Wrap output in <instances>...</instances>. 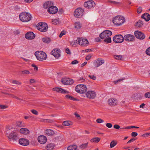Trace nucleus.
<instances>
[{
	"label": "nucleus",
	"instance_id": "nucleus-1",
	"mask_svg": "<svg viewBox=\"0 0 150 150\" xmlns=\"http://www.w3.org/2000/svg\"><path fill=\"white\" fill-rule=\"evenodd\" d=\"M31 15L26 12L21 13L19 15V18L22 22H26L30 21L32 18Z\"/></svg>",
	"mask_w": 150,
	"mask_h": 150
},
{
	"label": "nucleus",
	"instance_id": "nucleus-2",
	"mask_svg": "<svg viewBox=\"0 0 150 150\" xmlns=\"http://www.w3.org/2000/svg\"><path fill=\"white\" fill-rule=\"evenodd\" d=\"M35 55L37 59L40 61L45 60L47 58L46 53L42 51H37L35 52Z\"/></svg>",
	"mask_w": 150,
	"mask_h": 150
},
{
	"label": "nucleus",
	"instance_id": "nucleus-3",
	"mask_svg": "<svg viewBox=\"0 0 150 150\" xmlns=\"http://www.w3.org/2000/svg\"><path fill=\"white\" fill-rule=\"evenodd\" d=\"M36 27L38 30L41 32H45L47 31L48 25L45 23L41 22L38 24Z\"/></svg>",
	"mask_w": 150,
	"mask_h": 150
},
{
	"label": "nucleus",
	"instance_id": "nucleus-4",
	"mask_svg": "<svg viewBox=\"0 0 150 150\" xmlns=\"http://www.w3.org/2000/svg\"><path fill=\"white\" fill-rule=\"evenodd\" d=\"M112 21L115 25H120L124 22L125 19L122 16H117L113 19Z\"/></svg>",
	"mask_w": 150,
	"mask_h": 150
},
{
	"label": "nucleus",
	"instance_id": "nucleus-5",
	"mask_svg": "<svg viewBox=\"0 0 150 150\" xmlns=\"http://www.w3.org/2000/svg\"><path fill=\"white\" fill-rule=\"evenodd\" d=\"M75 90L78 93H83L87 91V88L85 85L81 84L77 85L75 87Z\"/></svg>",
	"mask_w": 150,
	"mask_h": 150
},
{
	"label": "nucleus",
	"instance_id": "nucleus-6",
	"mask_svg": "<svg viewBox=\"0 0 150 150\" xmlns=\"http://www.w3.org/2000/svg\"><path fill=\"white\" fill-rule=\"evenodd\" d=\"M9 139L13 141H16L18 139V135L17 132H13L10 133L7 136Z\"/></svg>",
	"mask_w": 150,
	"mask_h": 150
},
{
	"label": "nucleus",
	"instance_id": "nucleus-7",
	"mask_svg": "<svg viewBox=\"0 0 150 150\" xmlns=\"http://www.w3.org/2000/svg\"><path fill=\"white\" fill-rule=\"evenodd\" d=\"M79 44L81 46H86L88 44V41L86 39L83 38L78 37L76 40Z\"/></svg>",
	"mask_w": 150,
	"mask_h": 150
},
{
	"label": "nucleus",
	"instance_id": "nucleus-8",
	"mask_svg": "<svg viewBox=\"0 0 150 150\" xmlns=\"http://www.w3.org/2000/svg\"><path fill=\"white\" fill-rule=\"evenodd\" d=\"M84 12V10L83 8H78L75 10L74 14L76 17L80 18L83 16Z\"/></svg>",
	"mask_w": 150,
	"mask_h": 150
},
{
	"label": "nucleus",
	"instance_id": "nucleus-9",
	"mask_svg": "<svg viewBox=\"0 0 150 150\" xmlns=\"http://www.w3.org/2000/svg\"><path fill=\"white\" fill-rule=\"evenodd\" d=\"M113 40L116 43H121L124 40V38L122 35H117L113 37Z\"/></svg>",
	"mask_w": 150,
	"mask_h": 150
},
{
	"label": "nucleus",
	"instance_id": "nucleus-10",
	"mask_svg": "<svg viewBox=\"0 0 150 150\" xmlns=\"http://www.w3.org/2000/svg\"><path fill=\"white\" fill-rule=\"evenodd\" d=\"M112 32L108 30H106L101 33L99 35L101 39H104L109 37L112 35Z\"/></svg>",
	"mask_w": 150,
	"mask_h": 150
},
{
	"label": "nucleus",
	"instance_id": "nucleus-11",
	"mask_svg": "<svg viewBox=\"0 0 150 150\" xmlns=\"http://www.w3.org/2000/svg\"><path fill=\"white\" fill-rule=\"evenodd\" d=\"M84 6L87 8H91L95 6V2L93 0L88 1L85 2Z\"/></svg>",
	"mask_w": 150,
	"mask_h": 150
},
{
	"label": "nucleus",
	"instance_id": "nucleus-12",
	"mask_svg": "<svg viewBox=\"0 0 150 150\" xmlns=\"http://www.w3.org/2000/svg\"><path fill=\"white\" fill-rule=\"evenodd\" d=\"M124 40L128 42H133L134 40L135 37L132 34H127L125 35L123 37Z\"/></svg>",
	"mask_w": 150,
	"mask_h": 150
},
{
	"label": "nucleus",
	"instance_id": "nucleus-13",
	"mask_svg": "<svg viewBox=\"0 0 150 150\" xmlns=\"http://www.w3.org/2000/svg\"><path fill=\"white\" fill-rule=\"evenodd\" d=\"M74 81L72 79L69 78H65L62 79V83L66 85H71L74 83Z\"/></svg>",
	"mask_w": 150,
	"mask_h": 150
},
{
	"label": "nucleus",
	"instance_id": "nucleus-14",
	"mask_svg": "<svg viewBox=\"0 0 150 150\" xmlns=\"http://www.w3.org/2000/svg\"><path fill=\"white\" fill-rule=\"evenodd\" d=\"M134 35L137 38L140 40H143L145 37L143 33L139 30L135 31Z\"/></svg>",
	"mask_w": 150,
	"mask_h": 150
},
{
	"label": "nucleus",
	"instance_id": "nucleus-15",
	"mask_svg": "<svg viewBox=\"0 0 150 150\" xmlns=\"http://www.w3.org/2000/svg\"><path fill=\"white\" fill-rule=\"evenodd\" d=\"M86 96L88 98L93 99L96 97V93L94 91H88L86 93Z\"/></svg>",
	"mask_w": 150,
	"mask_h": 150
},
{
	"label": "nucleus",
	"instance_id": "nucleus-16",
	"mask_svg": "<svg viewBox=\"0 0 150 150\" xmlns=\"http://www.w3.org/2000/svg\"><path fill=\"white\" fill-rule=\"evenodd\" d=\"M108 103L109 105L114 106L117 105L118 101L115 98H111L108 100Z\"/></svg>",
	"mask_w": 150,
	"mask_h": 150
},
{
	"label": "nucleus",
	"instance_id": "nucleus-17",
	"mask_svg": "<svg viewBox=\"0 0 150 150\" xmlns=\"http://www.w3.org/2000/svg\"><path fill=\"white\" fill-rule=\"evenodd\" d=\"M51 54L56 58H58L60 56V52L59 50L54 49L52 51Z\"/></svg>",
	"mask_w": 150,
	"mask_h": 150
},
{
	"label": "nucleus",
	"instance_id": "nucleus-18",
	"mask_svg": "<svg viewBox=\"0 0 150 150\" xmlns=\"http://www.w3.org/2000/svg\"><path fill=\"white\" fill-rule=\"evenodd\" d=\"M58 11V8L56 6H53L49 8L47 10V11L50 14H54L56 13Z\"/></svg>",
	"mask_w": 150,
	"mask_h": 150
},
{
	"label": "nucleus",
	"instance_id": "nucleus-19",
	"mask_svg": "<svg viewBox=\"0 0 150 150\" xmlns=\"http://www.w3.org/2000/svg\"><path fill=\"white\" fill-rule=\"evenodd\" d=\"M35 36V35L32 32H28L25 35V38L28 40H32L34 39Z\"/></svg>",
	"mask_w": 150,
	"mask_h": 150
},
{
	"label": "nucleus",
	"instance_id": "nucleus-20",
	"mask_svg": "<svg viewBox=\"0 0 150 150\" xmlns=\"http://www.w3.org/2000/svg\"><path fill=\"white\" fill-rule=\"evenodd\" d=\"M38 141L40 144H44L46 142L47 139L46 137L43 135H41L38 137Z\"/></svg>",
	"mask_w": 150,
	"mask_h": 150
},
{
	"label": "nucleus",
	"instance_id": "nucleus-21",
	"mask_svg": "<svg viewBox=\"0 0 150 150\" xmlns=\"http://www.w3.org/2000/svg\"><path fill=\"white\" fill-rule=\"evenodd\" d=\"M19 142L21 145L23 146H27L29 143L28 140L24 138H21L19 139Z\"/></svg>",
	"mask_w": 150,
	"mask_h": 150
},
{
	"label": "nucleus",
	"instance_id": "nucleus-22",
	"mask_svg": "<svg viewBox=\"0 0 150 150\" xmlns=\"http://www.w3.org/2000/svg\"><path fill=\"white\" fill-rule=\"evenodd\" d=\"M53 90L54 91L62 93H69L68 91L59 88H53Z\"/></svg>",
	"mask_w": 150,
	"mask_h": 150
},
{
	"label": "nucleus",
	"instance_id": "nucleus-23",
	"mask_svg": "<svg viewBox=\"0 0 150 150\" xmlns=\"http://www.w3.org/2000/svg\"><path fill=\"white\" fill-rule=\"evenodd\" d=\"M104 62V60H103L98 59L94 63V66L95 67H98L102 64H103Z\"/></svg>",
	"mask_w": 150,
	"mask_h": 150
},
{
	"label": "nucleus",
	"instance_id": "nucleus-24",
	"mask_svg": "<svg viewBox=\"0 0 150 150\" xmlns=\"http://www.w3.org/2000/svg\"><path fill=\"white\" fill-rule=\"evenodd\" d=\"M53 6V3L52 1H48L45 3L43 5V7L45 9L49 8L50 7Z\"/></svg>",
	"mask_w": 150,
	"mask_h": 150
},
{
	"label": "nucleus",
	"instance_id": "nucleus-25",
	"mask_svg": "<svg viewBox=\"0 0 150 150\" xmlns=\"http://www.w3.org/2000/svg\"><path fill=\"white\" fill-rule=\"evenodd\" d=\"M20 132L22 134L26 135L29 133L30 131L26 128H23L20 129Z\"/></svg>",
	"mask_w": 150,
	"mask_h": 150
},
{
	"label": "nucleus",
	"instance_id": "nucleus-26",
	"mask_svg": "<svg viewBox=\"0 0 150 150\" xmlns=\"http://www.w3.org/2000/svg\"><path fill=\"white\" fill-rule=\"evenodd\" d=\"M55 146V144L54 143L48 144L46 147V149L47 150H52Z\"/></svg>",
	"mask_w": 150,
	"mask_h": 150
},
{
	"label": "nucleus",
	"instance_id": "nucleus-27",
	"mask_svg": "<svg viewBox=\"0 0 150 150\" xmlns=\"http://www.w3.org/2000/svg\"><path fill=\"white\" fill-rule=\"evenodd\" d=\"M142 18L146 21H148L150 20V15L148 13H145L142 15Z\"/></svg>",
	"mask_w": 150,
	"mask_h": 150
},
{
	"label": "nucleus",
	"instance_id": "nucleus-28",
	"mask_svg": "<svg viewBox=\"0 0 150 150\" xmlns=\"http://www.w3.org/2000/svg\"><path fill=\"white\" fill-rule=\"evenodd\" d=\"M132 96V98L139 99H141L142 97L141 94L138 93H134Z\"/></svg>",
	"mask_w": 150,
	"mask_h": 150
},
{
	"label": "nucleus",
	"instance_id": "nucleus-29",
	"mask_svg": "<svg viewBox=\"0 0 150 150\" xmlns=\"http://www.w3.org/2000/svg\"><path fill=\"white\" fill-rule=\"evenodd\" d=\"M46 135L52 136L54 135L55 133L52 130L50 129H47L45 131Z\"/></svg>",
	"mask_w": 150,
	"mask_h": 150
},
{
	"label": "nucleus",
	"instance_id": "nucleus-30",
	"mask_svg": "<svg viewBox=\"0 0 150 150\" xmlns=\"http://www.w3.org/2000/svg\"><path fill=\"white\" fill-rule=\"evenodd\" d=\"M88 144V142L82 144L79 146V148L81 150H83L87 148Z\"/></svg>",
	"mask_w": 150,
	"mask_h": 150
},
{
	"label": "nucleus",
	"instance_id": "nucleus-31",
	"mask_svg": "<svg viewBox=\"0 0 150 150\" xmlns=\"http://www.w3.org/2000/svg\"><path fill=\"white\" fill-rule=\"evenodd\" d=\"M42 40L44 43H49L50 42L51 40L49 38L45 37L42 39Z\"/></svg>",
	"mask_w": 150,
	"mask_h": 150
},
{
	"label": "nucleus",
	"instance_id": "nucleus-32",
	"mask_svg": "<svg viewBox=\"0 0 150 150\" xmlns=\"http://www.w3.org/2000/svg\"><path fill=\"white\" fill-rule=\"evenodd\" d=\"M77 146L76 145H72L69 146L67 148V150H76Z\"/></svg>",
	"mask_w": 150,
	"mask_h": 150
},
{
	"label": "nucleus",
	"instance_id": "nucleus-33",
	"mask_svg": "<svg viewBox=\"0 0 150 150\" xmlns=\"http://www.w3.org/2000/svg\"><path fill=\"white\" fill-rule=\"evenodd\" d=\"M63 125L65 126H68L72 125V123L71 122L69 121H64L63 123Z\"/></svg>",
	"mask_w": 150,
	"mask_h": 150
},
{
	"label": "nucleus",
	"instance_id": "nucleus-34",
	"mask_svg": "<svg viewBox=\"0 0 150 150\" xmlns=\"http://www.w3.org/2000/svg\"><path fill=\"white\" fill-rule=\"evenodd\" d=\"M100 140V139L98 137H95L94 138L92 139L90 141L91 142H96L98 143L99 142Z\"/></svg>",
	"mask_w": 150,
	"mask_h": 150
},
{
	"label": "nucleus",
	"instance_id": "nucleus-35",
	"mask_svg": "<svg viewBox=\"0 0 150 150\" xmlns=\"http://www.w3.org/2000/svg\"><path fill=\"white\" fill-rule=\"evenodd\" d=\"M74 27L77 29H79L81 27V25L79 22H77L75 23Z\"/></svg>",
	"mask_w": 150,
	"mask_h": 150
},
{
	"label": "nucleus",
	"instance_id": "nucleus-36",
	"mask_svg": "<svg viewBox=\"0 0 150 150\" xmlns=\"http://www.w3.org/2000/svg\"><path fill=\"white\" fill-rule=\"evenodd\" d=\"M143 23L142 21L139 20L137 22L136 26L137 27H141L143 25Z\"/></svg>",
	"mask_w": 150,
	"mask_h": 150
},
{
	"label": "nucleus",
	"instance_id": "nucleus-37",
	"mask_svg": "<svg viewBox=\"0 0 150 150\" xmlns=\"http://www.w3.org/2000/svg\"><path fill=\"white\" fill-rule=\"evenodd\" d=\"M41 121L45 122L52 123L54 122V121L51 120L42 119L41 120Z\"/></svg>",
	"mask_w": 150,
	"mask_h": 150
},
{
	"label": "nucleus",
	"instance_id": "nucleus-38",
	"mask_svg": "<svg viewBox=\"0 0 150 150\" xmlns=\"http://www.w3.org/2000/svg\"><path fill=\"white\" fill-rule=\"evenodd\" d=\"M20 73L22 74H28L30 73L29 71L27 70H24L20 71Z\"/></svg>",
	"mask_w": 150,
	"mask_h": 150
},
{
	"label": "nucleus",
	"instance_id": "nucleus-39",
	"mask_svg": "<svg viewBox=\"0 0 150 150\" xmlns=\"http://www.w3.org/2000/svg\"><path fill=\"white\" fill-rule=\"evenodd\" d=\"M117 144V142L114 140L112 141L110 143V148H112L115 146Z\"/></svg>",
	"mask_w": 150,
	"mask_h": 150
},
{
	"label": "nucleus",
	"instance_id": "nucleus-40",
	"mask_svg": "<svg viewBox=\"0 0 150 150\" xmlns=\"http://www.w3.org/2000/svg\"><path fill=\"white\" fill-rule=\"evenodd\" d=\"M115 58L117 60H122L123 58L122 55H115L114 56Z\"/></svg>",
	"mask_w": 150,
	"mask_h": 150
},
{
	"label": "nucleus",
	"instance_id": "nucleus-41",
	"mask_svg": "<svg viewBox=\"0 0 150 150\" xmlns=\"http://www.w3.org/2000/svg\"><path fill=\"white\" fill-rule=\"evenodd\" d=\"M105 38H106L104 40L105 42H106L107 43H110L111 42V38L108 37V38L107 37Z\"/></svg>",
	"mask_w": 150,
	"mask_h": 150
},
{
	"label": "nucleus",
	"instance_id": "nucleus-42",
	"mask_svg": "<svg viewBox=\"0 0 150 150\" xmlns=\"http://www.w3.org/2000/svg\"><path fill=\"white\" fill-rule=\"evenodd\" d=\"M52 24L56 25L59 23V20L58 19H53L52 20Z\"/></svg>",
	"mask_w": 150,
	"mask_h": 150
},
{
	"label": "nucleus",
	"instance_id": "nucleus-43",
	"mask_svg": "<svg viewBox=\"0 0 150 150\" xmlns=\"http://www.w3.org/2000/svg\"><path fill=\"white\" fill-rule=\"evenodd\" d=\"M65 97L67 98H68L69 99L71 100H76V98H74V97L70 96L69 95H66L65 96Z\"/></svg>",
	"mask_w": 150,
	"mask_h": 150
},
{
	"label": "nucleus",
	"instance_id": "nucleus-44",
	"mask_svg": "<svg viewBox=\"0 0 150 150\" xmlns=\"http://www.w3.org/2000/svg\"><path fill=\"white\" fill-rule=\"evenodd\" d=\"M17 125L19 127H22L24 126L23 123H22V122L20 121L18 122L17 123Z\"/></svg>",
	"mask_w": 150,
	"mask_h": 150
},
{
	"label": "nucleus",
	"instance_id": "nucleus-45",
	"mask_svg": "<svg viewBox=\"0 0 150 150\" xmlns=\"http://www.w3.org/2000/svg\"><path fill=\"white\" fill-rule=\"evenodd\" d=\"M144 96L146 98H150V92H147L144 94Z\"/></svg>",
	"mask_w": 150,
	"mask_h": 150
},
{
	"label": "nucleus",
	"instance_id": "nucleus-46",
	"mask_svg": "<svg viewBox=\"0 0 150 150\" xmlns=\"http://www.w3.org/2000/svg\"><path fill=\"white\" fill-rule=\"evenodd\" d=\"M66 32L65 31L63 30L60 34L59 37V38H61L63 35L66 34Z\"/></svg>",
	"mask_w": 150,
	"mask_h": 150
},
{
	"label": "nucleus",
	"instance_id": "nucleus-47",
	"mask_svg": "<svg viewBox=\"0 0 150 150\" xmlns=\"http://www.w3.org/2000/svg\"><path fill=\"white\" fill-rule=\"evenodd\" d=\"M88 76L89 78L93 80H95L96 79V76L93 75H89Z\"/></svg>",
	"mask_w": 150,
	"mask_h": 150
},
{
	"label": "nucleus",
	"instance_id": "nucleus-48",
	"mask_svg": "<svg viewBox=\"0 0 150 150\" xmlns=\"http://www.w3.org/2000/svg\"><path fill=\"white\" fill-rule=\"evenodd\" d=\"M96 122L98 123H100L104 122V121L103 120L100 118L97 119L96 120Z\"/></svg>",
	"mask_w": 150,
	"mask_h": 150
},
{
	"label": "nucleus",
	"instance_id": "nucleus-49",
	"mask_svg": "<svg viewBox=\"0 0 150 150\" xmlns=\"http://www.w3.org/2000/svg\"><path fill=\"white\" fill-rule=\"evenodd\" d=\"M12 83L18 85H21V83L20 82L17 80H13L12 82Z\"/></svg>",
	"mask_w": 150,
	"mask_h": 150
},
{
	"label": "nucleus",
	"instance_id": "nucleus-50",
	"mask_svg": "<svg viewBox=\"0 0 150 150\" xmlns=\"http://www.w3.org/2000/svg\"><path fill=\"white\" fill-rule=\"evenodd\" d=\"M31 66L32 67L34 68V70L35 71H37L38 70V67L36 66L35 64H32L31 65Z\"/></svg>",
	"mask_w": 150,
	"mask_h": 150
},
{
	"label": "nucleus",
	"instance_id": "nucleus-51",
	"mask_svg": "<svg viewBox=\"0 0 150 150\" xmlns=\"http://www.w3.org/2000/svg\"><path fill=\"white\" fill-rule=\"evenodd\" d=\"M31 112L33 113V114H34L36 115H37L38 114V111L37 110H33V109L32 110H31Z\"/></svg>",
	"mask_w": 150,
	"mask_h": 150
},
{
	"label": "nucleus",
	"instance_id": "nucleus-52",
	"mask_svg": "<svg viewBox=\"0 0 150 150\" xmlns=\"http://www.w3.org/2000/svg\"><path fill=\"white\" fill-rule=\"evenodd\" d=\"M146 54L149 56H150V47L148 48L146 50Z\"/></svg>",
	"mask_w": 150,
	"mask_h": 150
},
{
	"label": "nucleus",
	"instance_id": "nucleus-53",
	"mask_svg": "<svg viewBox=\"0 0 150 150\" xmlns=\"http://www.w3.org/2000/svg\"><path fill=\"white\" fill-rule=\"evenodd\" d=\"M106 126L108 128H110L112 127V125L111 123H107L106 124Z\"/></svg>",
	"mask_w": 150,
	"mask_h": 150
},
{
	"label": "nucleus",
	"instance_id": "nucleus-54",
	"mask_svg": "<svg viewBox=\"0 0 150 150\" xmlns=\"http://www.w3.org/2000/svg\"><path fill=\"white\" fill-rule=\"evenodd\" d=\"M138 135V134L136 132H133L132 133L131 135L133 137H136Z\"/></svg>",
	"mask_w": 150,
	"mask_h": 150
},
{
	"label": "nucleus",
	"instance_id": "nucleus-55",
	"mask_svg": "<svg viewBox=\"0 0 150 150\" xmlns=\"http://www.w3.org/2000/svg\"><path fill=\"white\" fill-rule=\"evenodd\" d=\"M142 8L139 7L137 8V12L138 13H140L142 12Z\"/></svg>",
	"mask_w": 150,
	"mask_h": 150
},
{
	"label": "nucleus",
	"instance_id": "nucleus-56",
	"mask_svg": "<svg viewBox=\"0 0 150 150\" xmlns=\"http://www.w3.org/2000/svg\"><path fill=\"white\" fill-rule=\"evenodd\" d=\"M66 52L68 54H70L71 53V52L69 49L67 48L65 49Z\"/></svg>",
	"mask_w": 150,
	"mask_h": 150
},
{
	"label": "nucleus",
	"instance_id": "nucleus-57",
	"mask_svg": "<svg viewBox=\"0 0 150 150\" xmlns=\"http://www.w3.org/2000/svg\"><path fill=\"white\" fill-rule=\"evenodd\" d=\"M91 57V55L90 54L86 56V60H89Z\"/></svg>",
	"mask_w": 150,
	"mask_h": 150
},
{
	"label": "nucleus",
	"instance_id": "nucleus-58",
	"mask_svg": "<svg viewBox=\"0 0 150 150\" xmlns=\"http://www.w3.org/2000/svg\"><path fill=\"white\" fill-rule=\"evenodd\" d=\"M0 107L1 109H5L7 108V106L4 105H1Z\"/></svg>",
	"mask_w": 150,
	"mask_h": 150
},
{
	"label": "nucleus",
	"instance_id": "nucleus-59",
	"mask_svg": "<svg viewBox=\"0 0 150 150\" xmlns=\"http://www.w3.org/2000/svg\"><path fill=\"white\" fill-rule=\"evenodd\" d=\"M114 128L116 129H119L120 128V126L118 125H115L113 126Z\"/></svg>",
	"mask_w": 150,
	"mask_h": 150
},
{
	"label": "nucleus",
	"instance_id": "nucleus-60",
	"mask_svg": "<svg viewBox=\"0 0 150 150\" xmlns=\"http://www.w3.org/2000/svg\"><path fill=\"white\" fill-rule=\"evenodd\" d=\"M78 42L76 41H73L71 43V44L73 46H75L76 44Z\"/></svg>",
	"mask_w": 150,
	"mask_h": 150
},
{
	"label": "nucleus",
	"instance_id": "nucleus-61",
	"mask_svg": "<svg viewBox=\"0 0 150 150\" xmlns=\"http://www.w3.org/2000/svg\"><path fill=\"white\" fill-rule=\"evenodd\" d=\"M78 63V61L77 60H75L72 62L71 64H75Z\"/></svg>",
	"mask_w": 150,
	"mask_h": 150
},
{
	"label": "nucleus",
	"instance_id": "nucleus-62",
	"mask_svg": "<svg viewBox=\"0 0 150 150\" xmlns=\"http://www.w3.org/2000/svg\"><path fill=\"white\" fill-rule=\"evenodd\" d=\"M123 80V79H118V80H117L114 81V83L115 84H116L117 83H118V82L121 81L122 80Z\"/></svg>",
	"mask_w": 150,
	"mask_h": 150
},
{
	"label": "nucleus",
	"instance_id": "nucleus-63",
	"mask_svg": "<svg viewBox=\"0 0 150 150\" xmlns=\"http://www.w3.org/2000/svg\"><path fill=\"white\" fill-rule=\"evenodd\" d=\"M74 114L77 118L78 119H80L81 118V117L80 115L78 114L75 113Z\"/></svg>",
	"mask_w": 150,
	"mask_h": 150
},
{
	"label": "nucleus",
	"instance_id": "nucleus-64",
	"mask_svg": "<svg viewBox=\"0 0 150 150\" xmlns=\"http://www.w3.org/2000/svg\"><path fill=\"white\" fill-rule=\"evenodd\" d=\"M135 139L134 138H132L130 139L127 142V144H129L131 142L134 141L135 140Z\"/></svg>",
	"mask_w": 150,
	"mask_h": 150
}]
</instances>
